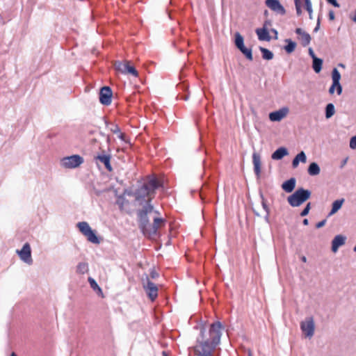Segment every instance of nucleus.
<instances>
[{
  "instance_id": "nucleus-24",
  "label": "nucleus",
  "mask_w": 356,
  "mask_h": 356,
  "mask_svg": "<svg viewBox=\"0 0 356 356\" xmlns=\"http://www.w3.org/2000/svg\"><path fill=\"white\" fill-rule=\"evenodd\" d=\"M307 171L309 175L316 176L319 175L321 169L316 163L313 162L309 165Z\"/></svg>"
},
{
  "instance_id": "nucleus-31",
  "label": "nucleus",
  "mask_w": 356,
  "mask_h": 356,
  "mask_svg": "<svg viewBox=\"0 0 356 356\" xmlns=\"http://www.w3.org/2000/svg\"><path fill=\"white\" fill-rule=\"evenodd\" d=\"M335 113L334 106L330 103L325 107V118L329 119L334 115Z\"/></svg>"
},
{
  "instance_id": "nucleus-47",
  "label": "nucleus",
  "mask_w": 356,
  "mask_h": 356,
  "mask_svg": "<svg viewBox=\"0 0 356 356\" xmlns=\"http://www.w3.org/2000/svg\"><path fill=\"white\" fill-rule=\"evenodd\" d=\"M269 214H270V213H266V216H265V220H266V222H269Z\"/></svg>"
},
{
  "instance_id": "nucleus-42",
  "label": "nucleus",
  "mask_w": 356,
  "mask_h": 356,
  "mask_svg": "<svg viewBox=\"0 0 356 356\" xmlns=\"http://www.w3.org/2000/svg\"><path fill=\"white\" fill-rule=\"evenodd\" d=\"M337 92L339 95L342 92V86H341L340 83L337 86Z\"/></svg>"
},
{
  "instance_id": "nucleus-20",
  "label": "nucleus",
  "mask_w": 356,
  "mask_h": 356,
  "mask_svg": "<svg viewBox=\"0 0 356 356\" xmlns=\"http://www.w3.org/2000/svg\"><path fill=\"white\" fill-rule=\"evenodd\" d=\"M289 154L288 150L284 147H279L276 149L271 155V158L273 160H280L284 156Z\"/></svg>"
},
{
  "instance_id": "nucleus-52",
  "label": "nucleus",
  "mask_w": 356,
  "mask_h": 356,
  "mask_svg": "<svg viewBox=\"0 0 356 356\" xmlns=\"http://www.w3.org/2000/svg\"><path fill=\"white\" fill-rule=\"evenodd\" d=\"M272 31L273 32V33H275L276 35L277 34V32L275 29H272Z\"/></svg>"
},
{
  "instance_id": "nucleus-21",
  "label": "nucleus",
  "mask_w": 356,
  "mask_h": 356,
  "mask_svg": "<svg viewBox=\"0 0 356 356\" xmlns=\"http://www.w3.org/2000/svg\"><path fill=\"white\" fill-rule=\"evenodd\" d=\"M345 200L343 198L337 200L332 204V209L328 213V216H332L335 214L342 207Z\"/></svg>"
},
{
  "instance_id": "nucleus-13",
  "label": "nucleus",
  "mask_w": 356,
  "mask_h": 356,
  "mask_svg": "<svg viewBox=\"0 0 356 356\" xmlns=\"http://www.w3.org/2000/svg\"><path fill=\"white\" fill-rule=\"evenodd\" d=\"M289 113L287 108H282L278 111L272 112L269 114V119L272 122H279L284 118Z\"/></svg>"
},
{
  "instance_id": "nucleus-39",
  "label": "nucleus",
  "mask_w": 356,
  "mask_h": 356,
  "mask_svg": "<svg viewBox=\"0 0 356 356\" xmlns=\"http://www.w3.org/2000/svg\"><path fill=\"white\" fill-rule=\"evenodd\" d=\"M117 136L118 138H120V140H122V141L124 142H127L126 140V138H125V134L120 132V131H118V134H117Z\"/></svg>"
},
{
  "instance_id": "nucleus-17",
  "label": "nucleus",
  "mask_w": 356,
  "mask_h": 356,
  "mask_svg": "<svg viewBox=\"0 0 356 356\" xmlns=\"http://www.w3.org/2000/svg\"><path fill=\"white\" fill-rule=\"evenodd\" d=\"M296 33L300 35V40L302 46L306 47L310 43L311 36L309 33H306L300 28H297Z\"/></svg>"
},
{
  "instance_id": "nucleus-35",
  "label": "nucleus",
  "mask_w": 356,
  "mask_h": 356,
  "mask_svg": "<svg viewBox=\"0 0 356 356\" xmlns=\"http://www.w3.org/2000/svg\"><path fill=\"white\" fill-rule=\"evenodd\" d=\"M260 197L261 199V204L263 209L265 210L266 213H270V209L266 204V200H265L264 195L261 193Z\"/></svg>"
},
{
  "instance_id": "nucleus-36",
  "label": "nucleus",
  "mask_w": 356,
  "mask_h": 356,
  "mask_svg": "<svg viewBox=\"0 0 356 356\" xmlns=\"http://www.w3.org/2000/svg\"><path fill=\"white\" fill-rule=\"evenodd\" d=\"M310 209H311V203L308 202L307 204L306 207H305V209L300 213V216H307L309 213Z\"/></svg>"
},
{
  "instance_id": "nucleus-33",
  "label": "nucleus",
  "mask_w": 356,
  "mask_h": 356,
  "mask_svg": "<svg viewBox=\"0 0 356 356\" xmlns=\"http://www.w3.org/2000/svg\"><path fill=\"white\" fill-rule=\"evenodd\" d=\"M188 356H200V350L199 346L190 348L188 350Z\"/></svg>"
},
{
  "instance_id": "nucleus-55",
  "label": "nucleus",
  "mask_w": 356,
  "mask_h": 356,
  "mask_svg": "<svg viewBox=\"0 0 356 356\" xmlns=\"http://www.w3.org/2000/svg\"><path fill=\"white\" fill-rule=\"evenodd\" d=\"M10 356H17V355L15 353H12Z\"/></svg>"
},
{
  "instance_id": "nucleus-38",
  "label": "nucleus",
  "mask_w": 356,
  "mask_h": 356,
  "mask_svg": "<svg viewBox=\"0 0 356 356\" xmlns=\"http://www.w3.org/2000/svg\"><path fill=\"white\" fill-rule=\"evenodd\" d=\"M327 3L332 4L333 6L336 7V8H339L340 7V5L339 3L337 2V0H326Z\"/></svg>"
},
{
  "instance_id": "nucleus-16",
  "label": "nucleus",
  "mask_w": 356,
  "mask_h": 356,
  "mask_svg": "<svg viewBox=\"0 0 356 356\" xmlns=\"http://www.w3.org/2000/svg\"><path fill=\"white\" fill-rule=\"evenodd\" d=\"M346 237L342 235L336 236L332 241V250L337 252L339 248L345 244Z\"/></svg>"
},
{
  "instance_id": "nucleus-29",
  "label": "nucleus",
  "mask_w": 356,
  "mask_h": 356,
  "mask_svg": "<svg viewBox=\"0 0 356 356\" xmlns=\"http://www.w3.org/2000/svg\"><path fill=\"white\" fill-rule=\"evenodd\" d=\"M88 271V265L86 262H81L76 266V273L79 274H85Z\"/></svg>"
},
{
  "instance_id": "nucleus-43",
  "label": "nucleus",
  "mask_w": 356,
  "mask_h": 356,
  "mask_svg": "<svg viewBox=\"0 0 356 356\" xmlns=\"http://www.w3.org/2000/svg\"><path fill=\"white\" fill-rule=\"evenodd\" d=\"M309 54L310 55V56L312 58V59H314V58H317L316 56H315V54L312 49V48H309Z\"/></svg>"
},
{
  "instance_id": "nucleus-58",
  "label": "nucleus",
  "mask_w": 356,
  "mask_h": 356,
  "mask_svg": "<svg viewBox=\"0 0 356 356\" xmlns=\"http://www.w3.org/2000/svg\"><path fill=\"white\" fill-rule=\"evenodd\" d=\"M1 19V15H0V19Z\"/></svg>"
},
{
  "instance_id": "nucleus-37",
  "label": "nucleus",
  "mask_w": 356,
  "mask_h": 356,
  "mask_svg": "<svg viewBox=\"0 0 356 356\" xmlns=\"http://www.w3.org/2000/svg\"><path fill=\"white\" fill-rule=\"evenodd\" d=\"M350 147L352 149H356V135L350 138Z\"/></svg>"
},
{
  "instance_id": "nucleus-32",
  "label": "nucleus",
  "mask_w": 356,
  "mask_h": 356,
  "mask_svg": "<svg viewBox=\"0 0 356 356\" xmlns=\"http://www.w3.org/2000/svg\"><path fill=\"white\" fill-rule=\"evenodd\" d=\"M88 282L90 285V287L97 291L98 293H102L101 288L98 286L97 283L95 282V280L91 277L88 278Z\"/></svg>"
},
{
  "instance_id": "nucleus-54",
  "label": "nucleus",
  "mask_w": 356,
  "mask_h": 356,
  "mask_svg": "<svg viewBox=\"0 0 356 356\" xmlns=\"http://www.w3.org/2000/svg\"><path fill=\"white\" fill-rule=\"evenodd\" d=\"M163 356H168L167 353L165 352H163Z\"/></svg>"
},
{
  "instance_id": "nucleus-15",
  "label": "nucleus",
  "mask_w": 356,
  "mask_h": 356,
  "mask_svg": "<svg viewBox=\"0 0 356 356\" xmlns=\"http://www.w3.org/2000/svg\"><path fill=\"white\" fill-rule=\"evenodd\" d=\"M252 162L254 165V171L257 176V177L259 179L261 174V157L260 155L257 153L254 152L252 154Z\"/></svg>"
},
{
  "instance_id": "nucleus-34",
  "label": "nucleus",
  "mask_w": 356,
  "mask_h": 356,
  "mask_svg": "<svg viewBox=\"0 0 356 356\" xmlns=\"http://www.w3.org/2000/svg\"><path fill=\"white\" fill-rule=\"evenodd\" d=\"M234 36H235L234 43H235L236 47H237L239 44H243L244 43L243 38L238 32L236 33Z\"/></svg>"
},
{
  "instance_id": "nucleus-44",
  "label": "nucleus",
  "mask_w": 356,
  "mask_h": 356,
  "mask_svg": "<svg viewBox=\"0 0 356 356\" xmlns=\"http://www.w3.org/2000/svg\"><path fill=\"white\" fill-rule=\"evenodd\" d=\"M329 15V19L330 20H334V19L335 16H334V12L332 10H330L329 12V15Z\"/></svg>"
},
{
  "instance_id": "nucleus-5",
  "label": "nucleus",
  "mask_w": 356,
  "mask_h": 356,
  "mask_svg": "<svg viewBox=\"0 0 356 356\" xmlns=\"http://www.w3.org/2000/svg\"><path fill=\"white\" fill-rule=\"evenodd\" d=\"M83 163V159L77 154L63 158L60 161V165L64 168H76Z\"/></svg>"
},
{
  "instance_id": "nucleus-53",
  "label": "nucleus",
  "mask_w": 356,
  "mask_h": 356,
  "mask_svg": "<svg viewBox=\"0 0 356 356\" xmlns=\"http://www.w3.org/2000/svg\"><path fill=\"white\" fill-rule=\"evenodd\" d=\"M339 66H340V67H343V68H345V65H344L343 64H341H341H339Z\"/></svg>"
},
{
  "instance_id": "nucleus-30",
  "label": "nucleus",
  "mask_w": 356,
  "mask_h": 356,
  "mask_svg": "<svg viewBox=\"0 0 356 356\" xmlns=\"http://www.w3.org/2000/svg\"><path fill=\"white\" fill-rule=\"evenodd\" d=\"M332 83L334 86H337L340 82L341 74L337 68H334L332 72Z\"/></svg>"
},
{
  "instance_id": "nucleus-3",
  "label": "nucleus",
  "mask_w": 356,
  "mask_h": 356,
  "mask_svg": "<svg viewBox=\"0 0 356 356\" xmlns=\"http://www.w3.org/2000/svg\"><path fill=\"white\" fill-rule=\"evenodd\" d=\"M160 186V184L155 177H149L135 192L136 199L138 201L144 200L149 202L154 197V191Z\"/></svg>"
},
{
  "instance_id": "nucleus-19",
  "label": "nucleus",
  "mask_w": 356,
  "mask_h": 356,
  "mask_svg": "<svg viewBox=\"0 0 356 356\" xmlns=\"http://www.w3.org/2000/svg\"><path fill=\"white\" fill-rule=\"evenodd\" d=\"M296 179L292 177L282 184V188L286 193H291L296 187Z\"/></svg>"
},
{
  "instance_id": "nucleus-45",
  "label": "nucleus",
  "mask_w": 356,
  "mask_h": 356,
  "mask_svg": "<svg viewBox=\"0 0 356 356\" xmlns=\"http://www.w3.org/2000/svg\"><path fill=\"white\" fill-rule=\"evenodd\" d=\"M319 28H320V19L318 18L317 20L316 26L314 29V31L317 32L318 31Z\"/></svg>"
},
{
  "instance_id": "nucleus-14",
  "label": "nucleus",
  "mask_w": 356,
  "mask_h": 356,
  "mask_svg": "<svg viewBox=\"0 0 356 356\" xmlns=\"http://www.w3.org/2000/svg\"><path fill=\"white\" fill-rule=\"evenodd\" d=\"M266 6L273 11L277 12L282 15L285 14V9L278 0H266Z\"/></svg>"
},
{
  "instance_id": "nucleus-57",
  "label": "nucleus",
  "mask_w": 356,
  "mask_h": 356,
  "mask_svg": "<svg viewBox=\"0 0 356 356\" xmlns=\"http://www.w3.org/2000/svg\"><path fill=\"white\" fill-rule=\"evenodd\" d=\"M353 250L356 252V245L354 247Z\"/></svg>"
},
{
  "instance_id": "nucleus-1",
  "label": "nucleus",
  "mask_w": 356,
  "mask_h": 356,
  "mask_svg": "<svg viewBox=\"0 0 356 356\" xmlns=\"http://www.w3.org/2000/svg\"><path fill=\"white\" fill-rule=\"evenodd\" d=\"M138 216L144 234L149 238L158 236L159 230L165 225V220L149 203L139 211Z\"/></svg>"
},
{
  "instance_id": "nucleus-12",
  "label": "nucleus",
  "mask_w": 356,
  "mask_h": 356,
  "mask_svg": "<svg viewBox=\"0 0 356 356\" xmlns=\"http://www.w3.org/2000/svg\"><path fill=\"white\" fill-rule=\"evenodd\" d=\"M112 92L109 87H103L99 92V101L104 105H109L111 102Z\"/></svg>"
},
{
  "instance_id": "nucleus-8",
  "label": "nucleus",
  "mask_w": 356,
  "mask_h": 356,
  "mask_svg": "<svg viewBox=\"0 0 356 356\" xmlns=\"http://www.w3.org/2000/svg\"><path fill=\"white\" fill-rule=\"evenodd\" d=\"M300 329L306 337L312 338L315 330V323L313 317H307L305 321H302L300 323Z\"/></svg>"
},
{
  "instance_id": "nucleus-26",
  "label": "nucleus",
  "mask_w": 356,
  "mask_h": 356,
  "mask_svg": "<svg viewBox=\"0 0 356 356\" xmlns=\"http://www.w3.org/2000/svg\"><path fill=\"white\" fill-rule=\"evenodd\" d=\"M259 50L262 54V58L265 60H270L273 58V54L272 51L264 47H260Z\"/></svg>"
},
{
  "instance_id": "nucleus-18",
  "label": "nucleus",
  "mask_w": 356,
  "mask_h": 356,
  "mask_svg": "<svg viewBox=\"0 0 356 356\" xmlns=\"http://www.w3.org/2000/svg\"><path fill=\"white\" fill-rule=\"evenodd\" d=\"M256 33L258 36V39L261 41H270L271 38L269 35L267 28L266 27V24L264 27L261 29H257Z\"/></svg>"
},
{
  "instance_id": "nucleus-28",
  "label": "nucleus",
  "mask_w": 356,
  "mask_h": 356,
  "mask_svg": "<svg viewBox=\"0 0 356 356\" xmlns=\"http://www.w3.org/2000/svg\"><path fill=\"white\" fill-rule=\"evenodd\" d=\"M285 42L287 43V44L284 47L285 51L288 54L292 53L296 49V43L290 39H286Z\"/></svg>"
},
{
  "instance_id": "nucleus-46",
  "label": "nucleus",
  "mask_w": 356,
  "mask_h": 356,
  "mask_svg": "<svg viewBox=\"0 0 356 356\" xmlns=\"http://www.w3.org/2000/svg\"><path fill=\"white\" fill-rule=\"evenodd\" d=\"M348 159V158H346L345 159L343 160L341 165V168H343L346 164Z\"/></svg>"
},
{
  "instance_id": "nucleus-22",
  "label": "nucleus",
  "mask_w": 356,
  "mask_h": 356,
  "mask_svg": "<svg viewBox=\"0 0 356 356\" xmlns=\"http://www.w3.org/2000/svg\"><path fill=\"white\" fill-rule=\"evenodd\" d=\"M300 162H302L303 163H305L307 162V156L305 153L302 151L300 153H298L296 157L293 159L292 161V166L293 168H296L298 166V164Z\"/></svg>"
},
{
  "instance_id": "nucleus-11",
  "label": "nucleus",
  "mask_w": 356,
  "mask_h": 356,
  "mask_svg": "<svg viewBox=\"0 0 356 356\" xmlns=\"http://www.w3.org/2000/svg\"><path fill=\"white\" fill-rule=\"evenodd\" d=\"M143 287L151 300H154L158 296V288L156 285L147 280V283L143 284Z\"/></svg>"
},
{
  "instance_id": "nucleus-2",
  "label": "nucleus",
  "mask_w": 356,
  "mask_h": 356,
  "mask_svg": "<svg viewBox=\"0 0 356 356\" xmlns=\"http://www.w3.org/2000/svg\"><path fill=\"white\" fill-rule=\"evenodd\" d=\"M222 325L216 322L210 325L209 337L202 342V356H213L216 346L220 343Z\"/></svg>"
},
{
  "instance_id": "nucleus-49",
  "label": "nucleus",
  "mask_w": 356,
  "mask_h": 356,
  "mask_svg": "<svg viewBox=\"0 0 356 356\" xmlns=\"http://www.w3.org/2000/svg\"><path fill=\"white\" fill-rule=\"evenodd\" d=\"M113 133L118 134V131H120L119 129L116 127L114 130H113Z\"/></svg>"
},
{
  "instance_id": "nucleus-10",
  "label": "nucleus",
  "mask_w": 356,
  "mask_h": 356,
  "mask_svg": "<svg viewBox=\"0 0 356 356\" xmlns=\"http://www.w3.org/2000/svg\"><path fill=\"white\" fill-rule=\"evenodd\" d=\"M17 253L18 254L21 260L24 262L31 265L33 263V259L31 257V246L28 243H26L22 250H17Z\"/></svg>"
},
{
  "instance_id": "nucleus-25",
  "label": "nucleus",
  "mask_w": 356,
  "mask_h": 356,
  "mask_svg": "<svg viewBox=\"0 0 356 356\" xmlns=\"http://www.w3.org/2000/svg\"><path fill=\"white\" fill-rule=\"evenodd\" d=\"M249 60H252V53L251 49H248L245 47L244 43L243 44H239L236 47Z\"/></svg>"
},
{
  "instance_id": "nucleus-27",
  "label": "nucleus",
  "mask_w": 356,
  "mask_h": 356,
  "mask_svg": "<svg viewBox=\"0 0 356 356\" xmlns=\"http://www.w3.org/2000/svg\"><path fill=\"white\" fill-rule=\"evenodd\" d=\"M323 60L318 58H314L313 59V69L315 72L318 73L322 69Z\"/></svg>"
},
{
  "instance_id": "nucleus-7",
  "label": "nucleus",
  "mask_w": 356,
  "mask_h": 356,
  "mask_svg": "<svg viewBox=\"0 0 356 356\" xmlns=\"http://www.w3.org/2000/svg\"><path fill=\"white\" fill-rule=\"evenodd\" d=\"M296 11L298 16L302 14V8H305L309 14L310 19H313V8L312 0H293Z\"/></svg>"
},
{
  "instance_id": "nucleus-41",
  "label": "nucleus",
  "mask_w": 356,
  "mask_h": 356,
  "mask_svg": "<svg viewBox=\"0 0 356 356\" xmlns=\"http://www.w3.org/2000/svg\"><path fill=\"white\" fill-rule=\"evenodd\" d=\"M335 88H337V86H334V83H332L331 87L329 89L330 94L332 95L334 92Z\"/></svg>"
},
{
  "instance_id": "nucleus-40",
  "label": "nucleus",
  "mask_w": 356,
  "mask_h": 356,
  "mask_svg": "<svg viewBox=\"0 0 356 356\" xmlns=\"http://www.w3.org/2000/svg\"><path fill=\"white\" fill-rule=\"evenodd\" d=\"M326 223V220H323L320 222H318L316 225V228H321L323 227Z\"/></svg>"
},
{
  "instance_id": "nucleus-48",
  "label": "nucleus",
  "mask_w": 356,
  "mask_h": 356,
  "mask_svg": "<svg viewBox=\"0 0 356 356\" xmlns=\"http://www.w3.org/2000/svg\"><path fill=\"white\" fill-rule=\"evenodd\" d=\"M302 223L305 225H307L309 224V220L307 218H305L303 220Z\"/></svg>"
},
{
  "instance_id": "nucleus-50",
  "label": "nucleus",
  "mask_w": 356,
  "mask_h": 356,
  "mask_svg": "<svg viewBox=\"0 0 356 356\" xmlns=\"http://www.w3.org/2000/svg\"><path fill=\"white\" fill-rule=\"evenodd\" d=\"M301 260H302L303 262H306V261H307V258H306V257L302 256V257H301Z\"/></svg>"
},
{
  "instance_id": "nucleus-9",
  "label": "nucleus",
  "mask_w": 356,
  "mask_h": 356,
  "mask_svg": "<svg viewBox=\"0 0 356 356\" xmlns=\"http://www.w3.org/2000/svg\"><path fill=\"white\" fill-rule=\"evenodd\" d=\"M115 68L119 72L124 74H131L135 77L138 76V75L137 70L133 66L130 65V63L128 61L115 62Z\"/></svg>"
},
{
  "instance_id": "nucleus-56",
  "label": "nucleus",
  "mask_w": 356,
  "mask_h": 356,
  "mask_svg": "<svg viewBox=\"0 0 356 356\" xmlns=\"http://www.w3.org/2000/svg\"><path fill=\"white\" fill-rule=\"evenodd\" d=\"M248 356H252V354L250 351H249V353H248Z\"/></svg>"
},
{
  "instance_id": "nucleus-6",
  "label": "nucleus",
  "mask_w": 356,
  "mask_h": 356,
  "mask_svg": "<svg viewBox=\"0 0 356 356\" xmlns=\"http://www.w3.org/2000/svg\"><path fill=\"white\" fill-rule=\"evenodd\" d=\"M77 227L79 228V231L87 238L88 241L95 244L99 243V241L97 236L88 222H79L77 224Z\"/></svg>"
},
{
  "instance_id": "nucleus-23",
  "label": "nucleus",
  "mask_w": 356,
  "mask_h": 356,
  "mask_svg": "<svg viewBox=\"0 0 356 356\" xmlns=\"http://www.w3.org/2000/svg\"><path fill=\"white\" fill-rule=\"evenodd\" d=\"M97 159H98L99 161H101L102 163H104L106 168L108 170H109V171L112 170V168L110 164L111 157L109 155H106V154L99 155L97 156Z\"/></svg>"
},
{
  "instance_id": "nucleus-4",
  "label": "nucleus",
  "mask_w": 356,
  "mask_h": 356,
  "mask_svg": "<svg viewBox=\"0 0 356 356\" xmlns=\"http://www.w3.org/2000/svg\"><path fill=\"white\" fill-rule=\"evenodd\" d=\"M312 193L303 188H298L293 194L288 196L287 202L293 207H298L309 200Z\"/></svg>"
},
{
  "instance_id": "nucleus-51",
  "label": "nucleus",
  "mask_w": 356,
  "mask_h": 356,
  "mask_svg": "<svg viewBox=\"0 0 356 356\" xmlns=\"http://www.w3.org/2000/svg\"><path fill=\"white\" fill-rule=\"evenodd\" d=\"M254 214H255V215H257V216H260V214H259L258 212H257L255 210H254Z\"/></svg>"
}]
</instances>
